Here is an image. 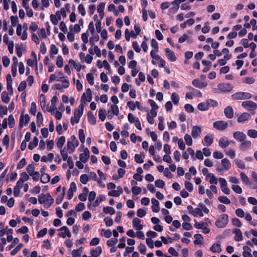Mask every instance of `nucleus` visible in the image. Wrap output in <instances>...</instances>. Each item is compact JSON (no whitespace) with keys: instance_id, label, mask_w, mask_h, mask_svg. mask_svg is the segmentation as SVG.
<instances>
[{"instance_id":"8","label":"nucleus","mask_w":257,"mask_h":257,"mask_svg":"<svg viewBox=\"0 0 257 257\" xmlns=\"http://www.w3.org/2000/svg\"><path fill=\"white\" fill-rule=\"evenodd\" d=\"M233 137L234 139L240 142L244 141L246 137L245 134L241 132H234Z\"/></svg>"},{"instance_id":"33","label":"nucleus","mask_w":257,"mask_h":257,"mask_svg":"<svg viewBox=\"0 0 257 257\" xmlns=\"http://www.w3.org/2000/svg\"><path fill=\"white\" fill-rule=\"evenodd\" d=\"M100 234L102 236H104L106 238L110 237L112 235V233L110 230H105V229L103 228L101 230Z\"/></svg>"},{"instance_id":"1","label":"nucleus","mask_w":257,"mask_h":257,"mask_svg":"<svg viewBox=\"0 0 257 257\" xmlns=\"http://www.w3.org/2000/svg\"><path fill=\"white\" fill-rule=\"evenodd\" d=\"M232 89L233 86L230 84L221 83L218 84L217 88H212V91L215 93H227Z\"/></svg>"},{"instance_id":"20","label":"nucleus","mask_w":257,"mask_h":257,"mask_svg":"<svg viewBox=\"0 0 257 257\" xmlns=\"http://www.w3.org/2000/svg\"><path fill=\"white\" fill-rule=\"evenodd\" d=\"M233 232L235 234L234 239L236 241H240L242 239V234L241 230L238 228H235Z\"/></svg>"},{"instance_id":"35","label":"nucleus","mask_w":257,"mask_h":257,"mask_svg":"<svg viewBox=\"0 0 257 257\" xmlns=\"http://www.w3.org/2000/svg\"><path fill=\"white\" fill-rule=\"evenodd\" d=\"M240 178L241 181L246 185H248L250 183L248 177L243 172L240 173Z\"/></svg>"},{"instance_id":"32","label":"nucleus","mask_w":257,"mask_h":257,"mask_svg":"<svg viewBox=\"0 0 257 257\" xmlns=\"http://www.w3.org/2000/svg\"><path fill=\"white\" fill-rule=\"evenodd\" d=\"M105 113H106V110L104 108H101V109H99V110L98 111L99 118L102 121H103L105 119V117H106Z\"/></svg>"},{"instance_id":"55","label":"nucleus","mask_w":257,"mask_h":257,"mask_svg":"<svg viewBox=\"0 0 257 257\" xmlns=\"http://www.w3.org/2000/svg\"><path fill=\"white\" fill-rule=\"evenodd\" d=\"M192 214L194 216H196L197 215H199L200 216H203V213L202 212V209L199 208H196L193 210V213H192Z\"/></svg>"},{"instance_id":"31","label":"nucleus","mask_w":257,"mask_h":257,"mask_svg":"<svg viewBox=\"0 0 257 257\" xmlns=\"http://www.w3.org/2000/svg\"><path fill=\"white\" fill-rule=\"evenodd\" d=\"M218 199L220 202L225 204H229L230 203V200L225 196H219Z\"/></svg>"},{"instance_id":"29","label":"nucleus","mask_w":257,"mask_h":257,"mask_svg":"<svg viewBox=\"0 0 257 257\" xmlns=\"http://www.w3.org/2000/svg\"><path fill=\"white\" fill-rule=\"evenodd\" d=\"M210 250L213 252H220L221 251L220 245L214 243L210 247Z\"/></svg>"},{"instance_id":"5","label":"nucleus","mask_w":257,"mask_h":257,"mask_svg":"<svg viewBox=\"0 0 257 257\" xmlns=\"http://www.w3.org/2000/svg\"><path fill=\"white\" fill-rule=\"evenodd\" d=\"M231 97L234 100H243L250 99L251 95L247 92H238L231 95Z\"/></svg>"},{"instance_id":"18","label":"nucleus","mask_w":257,"mask_h":257,"mask_svg":"<svg viewBox=\"0 0 257 257\" xmlns=\"http://www.w3.org/2000/svg\"><path fill=\"white\" fill-rule=\"evenodd\" d=\"M230 144V141L223 138H221L219 140V146L221 148H226Z\"/></svg>"},{"instance_id":"27","label":"nucleus","mask_w":257,"mask_h":257,"mask_svg":"<svg viewBox=\"0 0 257 257\" xmlns=\"http://www.w3.org/2000/svg\"><path fill=\"white\" fill-rule=\"evenodd\" d=\"M87 116L89 122L91 124L94 125L96 122V118L91 111L88 112Z\"/></svg>"},{"instance_id":"53","label":"nucleus","mask_w":257,"mask_h":257,"mask_svg":"<svg viewBox=\"0 0 257 257\" xmlns=\"http://www.w3.org/2000/svg\"><path fill=\"white\" fill-rule=\"evenodd\" d=\"M231 188L235 192L238 194H241L242 192L241 188L238 185H233Z\"/></svg>"},{"instance_id":"37","label":"nucleus","mask_w":257,"mask_h":257,"mask_svg":"<svg viewBox=\"0 0 257 257\" xmlns=\"http://www.w3.org/2000/svg\"><path fill=\"white\" fill-rule=\"evenodd\" d=\"M194 238H195V240L194 241V243L195 244H201V239H203V236L200 234H195L194 235Z\"/></svg>"},{"instance_id":"9","label":"nucleus","mask_w":257,"mask_h":257,"mask_svg":"<svg viewBox=\"0 0 257 257\" xmlns=\"http://www.w3.org/2000/svg\"><path fill=\"white\" fill-rule=\"evenodd\" d=\"M76 185L74 182H71L70 183V188L68 189L67 192V198L68 199H71L73 196L74 192L76 191Z\"/></svg>"},{"instance_id":"41","label":"nucleus","mask_w":257,"mask_h":257,"mask_svg":"<svg viewBox=\"0 0 257 257\" xmlns=\"http://www.w3.org/2000/svg\"><path fill=\"white\" fill-rule=\"evenodd\" d=\"M205 226H207V224L204 222H196V223L194 224V227L196 228L200 229H203Z\"/></svg>"},{"instance_id":"23","label":"nucleus","mask_w":257,"mask_h":257,"mask_svg":"<svg viewBox=\"0 0 257 257\" xmlns=\"http://www.w3.org/2000/svg\"><path fill=\"white\" fill-rule=\"evenodd\" d=\"M204 141L207 146H210L213 142V135L209 134L204 137Z\"/></svg>"},{"instance_id":"11","label":"nucleus","mask_w":257,"mask_h":257,"mask_svg":"<svg viewBox=\"0 0 257 257\" xmlns=\"http://www.w3.org/2000/svg\"><path fill=\"white\" fill-rule=\"evenodd\" d=\"M25 119V124H27L30 121V118L29 115L28 114H25L24 116H23L22 114L21 116L20 119V122H19V128L21 129L24 124V119Z\"/></svg>"},{"instance_id":"19","label":"nucleus","mask_w":257,"mask_h":257,"mask_svg":"<svg viewBox=\"0 0 257 257\" xmlns=\"http://www.w3.org/2000/svg\"><path fill=\"white\" fill-rule=\"evenodd\" d=\"M192 84L199 88H202L205 87L207 86V84L201 82L199 79H194L192 81Z\"/></svg>"},{"instance_id":"17","label":"nucleus","mask_w":257,"mask_h":257,"mask_svg":"<svg viewBox=\"0 0 257 257\" xmlns=\"http://www.w3.org/2000/svg\"><path fill=\"white\" fill-rule=\"evenodd\" d=\"M224 114L228 118H231L233 116V110L232 108L228 106L224 109Z\"/></svg>"},{"instance_id":"13","label":"nucleus","mask_w":257,"mask_h":257,"mask_svg":"<svg viewBox=\"0 0 257 257\" xmlns=\"http://www.w3.org/2000/svg\"><path fill=\"white\" fill-rule=\"evenodd\" d=\"M251 145V143L249 141H245L242 142L239 146L240 151H245V150L250 148Z\"/></svg>"},{"instance_id":"26","label":"nucleus","mask_w":257,"mask_h":257,"mask_svg":"<svg viewBox=\"0 0 257 257\" xmlns=\"http://www.w3.org/2000/svg\"><path fill=\"white\" fill-rule=\"evenodd\" d=\"M65 194V188L63 187L62 194H59L58 196V197H57V198L56 199V204H59L62 202V200L64 198Z\"/></svg>"},{"instance_id":"3","label":"nucleus","mask_w":257,"mask_h":257,"mask_svg":"<svg viewBox=\"0 0 257 257\" xmlns=\"http://www.w3.org/2000/svg\"><path fill=\"white\" fill-rule=\"evenodd\" d=\"M38 200L40 204H44L47 203L48 207L51 206L54 202V199L49 193L47 194H40L39 196Z\"/></svg>"},{"instance_id":"25","label":"nucleus","mask_w":257,"mask_h":257,"mask_svg":"<svg viewBox=\"0 0 257 257\" xmlns=\"http://www.w3.org/2000/svg\"><path fill=\"white\" fill-rule=\"evenodd\" d=\"M50 176L46 173H43L40 179L41 182L44 184L49 182L50 180Z\"/></svg>"},{"instance_id":"57","label":"nucleus","mask_w":257,"mask_h":257,"mask_svg":"<svg viewBox=\"0 0 257 257\" xmlns=\"http://www.w3.org/2000/svg\"><path fill=\"white\" fill-rule=\"evenodd\" d=\"M231 222L234 226L240 227L242 225L241 222L239 220V219L237 218H233L231 220Z\"/></svg>"},{"instance_id":"60","label":"nucleus","mask_w":257,"mask_h":257,"mask_svg":"<svg viewBox=\"0 0 257 257\" xmlns=\"http://www.w3.org/2000/svg\"><path fill=\"white\" fill-rule=\"evenodd\" d=\"M80 180L82 184H87L89 180L88 176L86 174H83L81 175Z\"/></svg>"},{"instance_id":"42","label":"nucleus","mask_w":257,"mask_h":257,"mask_svg":"<svg viewBox=\"0 0 257 257\" xmlns=\"http://www.w3.org/2000/svg\"><path fill=\"white\" fill-rule=\"evenodd\" d=\"M27 171L29 174L30 176H32L34 173L35 171V166L33 164H29L27 167Z\"/></svg>"},{"instance_id":"16","label":"nucleus","mask_w":257,"mask_h":257,"mask_svg":"<svg viewBox=\"0 0 257 257\" xmlns=\"http://www.w3.org/2000/svg\"><path fill=\"white\" fill-rule=\"evenodd\" d=\"M165 53L168 58L171 61L174 62L176 60V57L173 51H172L170 49L166 48L165 50Z\"/></svg>"},{"instance_id":"58","label":"nucleus","mask_w":257,"mask_h":257,"mask_svg":"<svg viewBox=\"0 0 257 257\" xmlns=\"http://www.w3.org/2000/svg\"><path fill=\"white\" fill-rule=\"evenodd\" d=\"M132 191L133 194L138 195L141 193L142 189L139 187L134 186L132 187Z\"/></svg>"},{"instance_id":"45","label":"nucleus","mask_w":257,"mask_h":257,"mask_svg":"<svg viewBox=\"0 0 257 257\" xmlns=\"http://www.w3.org/2000/svg\"><path fill=\"white\" fill-rule=\"evenodd\" d=\"M207 106L208 107V109L211 107H214L217 106L218 103L217 101L212 100V99H209L207 101Z\"/></svg>"},{"instance_id":"2","label":"nucleus","mask_w":257,"mask_h":257,"mask_svg":"<svg viewBox=\"0 0 257 257\" xmlns=\"http://www.w3.org/2000/svg\"><path fill=\"white\" fill-rule=\"evenodd\" d=\"M84 110V104L81 103L78 108L76 109L74 111V116L71 119V123L74 125L75 123H77L79 121V119L83 114Z\"/></svg>"},{"instance_id":"44","label":"nucleus","mask_w":257,"mask_h":257,"mask_svg":"<svg viewBox=\"0 0 257 257\" xmlns=\"http://www.w3.org/2000/svg\"><path fill=\"white\" fill-rule=\"evenodd\" d=\"M171 99L174 104H177L179 102L180 98L178 95L174 92L172 94Z\"/></svg>"},{"instance_id":"4","label":"nucleus","mask_w":257,"mask_h":257,"mask_svg":"<svg viewBox=\"0 0 257 257\" xmlns=\"http://www.w3.org/2000/svg\"><path fill=\"white\" fill-rule=\"evenodd\" d=\"M228 222V216L224 214L220 216V219L215 222V225L217 227L224 228Z\"/></svg>"},{"instance_id":"52","label":"nucleus","mask_w":257,"mask_h":257,"mask_svg":"<svg viewBox=\"0 0 257 257\" xmlns=\"http://www.w3.org/2000/svg\"><path fill=\"white\" fill-rule=\"evenodd\" d=\"M40 98L43 99V100H42L41 102H40V104H41V107L43 111H45V108L46 107V103L45 96L44 94H42L40 95Z\"/></svg>"},{"instance_id":"30","label":"nucleus","mask_w":257,"mask_h":257,"mask_svg":"<svg viewBox=\"0 0 257 257\" xmlns=\"http://www.w3.org/2000/svg\"><path fill=\"white\" fill-rule=\"evenodd\" d=\"M2 101L6 103H8L10 100V98L9 96V94L7 92L3 91L2 93Z\"/></svg>"},{"instance_id":"47","label":"nucleus","mask_w":257,"mask_h":257,"mask_svg":"<svg viewBox=\"0 0 257 257\" xmlns=\"http://www.w3.org/2000/svg\"><path fill=\"white\" fill-rule=\"evenodd\" d=\"M79 138L82 144L84 143L85 137L84 131L82 129H80L79 131Z\"/></svg>"},{"instance_id":"38","label":"nucleus","mask_w":257,"mask_h":257,"mask_svg":"<svg viewBox=\"0 0 257 257\" xmlns=\"http://www.w3.org/2000/svg\"><path fill=\"white\" fill-rule=\"evenodd\" d=\"M234 162L235 165L239 168L243 169L245 168V164L243 161L239 159H235Z\"/></svg>"},{"instance_id":"10","label":"nucleus","mask_w":257,"mask_h":257,"mask_svg":"<svg viewBox=\"0 0 257 257\" xmlns=\"http://www.w3.org/2000/svg\"><path fill=\"white\" fill-rule=\"evenodd\" d=\"M89 157V151L87 148H85L84 152L80 154V160L83 163H86Z\"/></svg>"},{"instance_id":"62","label":"nucleus","mask_w":257,"mask_h":257,"mask_svg":"<svg viewBox=\"0 0 257 257\" xmlns=\"http://www.w3.org/2000/svg\"><path fill=\"white\" fill-rule=\"evenodd\" d=\"M9 125L10 128H12L15 125V119L12 115H10L8 117Z\"/></svg>"},{"instance_id":"59","label":"nucleus","mask_w":257,"mask_h":257,"mask_svg":"<svg viewBox=\"0 0 257 257\" xmlns=\"http://www.w3.org/2000/svg\"><path fill=\"white\" fill-rule=\"evenodd\" d=\"M37 106L35 102H33L31 103L30 112L33 115H35L36 113Z\"/></svg>"},{"instance_id":"39","label":"nucleus","mask_w":257,"mask_h":257,"mask_svg":"<svg viewBox=\"0 0 257 257\" xmlns=\"http://www.w3.org/2000/svg\"><path fill=\"white\" fill-rule=\"evenodd\" d=\"M207 177L210 178L209 182H210V184H217V180L213 174H212V173L208 174L207 175Z\"/></svg>"},{"instance_id":"22","label":"nucleus","mask_w":257,"mask_h":257,"mask_svg":"<svg viewBox=\"0 0 257 257\" xmlns=\"http://www.w3.org/2000/svg\"><path fill=\"white\" fill-rule=\"evenodd\" d=\"M221 164L223 169L225 170H229L231 167V163L227 158H224L221 160Z\"/></svg>"},{"instance_id":"56","label":"nucleus","mask_w":257,"mask_h":257,"mask_svg":"<svg viewBox=\"0 0 257 257\" xmlns=\"http://www.w3.org/2000/svg\"><path fill=\"white\" fill-rule=\"evenodd\" d=\"M56 65L59 68H61L63 66V58L61 56H58L57 58Z\"/></svg>"},{"instance_id":"63","label":"nucleus","mask_w":257,"mask_h":257,"mask_svg":"<svg viewBox=\"0 0 257 257\" xmlns=\"http://www.w3.org/2000/svg\"><path fill=\"white\" fill-rule=\"evenodd\" d=\"M60 153L64 161H66L69 158L68 153L65 149L60 150Z\"/></svg>"},{"instance_id":"49","label":"nucleus","mask_w":257,"mask_h":257,"mask_svg":"<svg viewBox=\"0 0 257 257\" xmlns=\"http://www.w3.org/2000/svg\"><path fill=\"white\" fill-rule=\"evenodd\" d=\"M8 112V108L7 106H3L0 105V116L3 117L4 115H6Z\"/></svg>"},{"instance_id":"28","label":"nucleus","mask_w":257,"mask_h":257,"mask_svg":"<svg viewBox=\"0 0 257 257\" xmlns=\"http://www.w3.org/2000/svg\"><path fill=\"white\" fill-rule=\"evenodd\" d=\"M65 137L61 136V137H60L59 138V139L58 140V141L57 142V147L59 149H60V150H61V149L62 148L64 144H65Z\"/></svg>"},{"instance_id":"6","label":"nucleus","mask_w":257,"mask_h":257,"mask_svg":"<svg viewBox=\"0 0 257 257\" xmlns=\"http://www.w3.org/2000/svg\"><path fill=\"white\" fill-rule=\"evenodd\" d=\"M213 126L217 130L221 131L225 130L228 127V123L223 120H218L214 122L213 123Z\"/></svg>"},{"instance_id":"50","label":"nucleus","mask_w":257,"mask_h":257,"mask_svg":"<svg viewBox=\"0 0 257 257\" xmlns=\"http://www.w3.org/2000/svg\"><path fill=\"white\" fill-rule=\"evenodd\" d=\"M184 140L185 141V142L186 144L188 146H191L192 144V139L191 137L188 134H186L184 136Z\"/></svg>"},{"instance_id":"14","label":"nucleus","mask_w":257,"mask_h":257,"mask_svg":"<svg viewBox=\"0 0 257 257\" xmlns=\"http://www.w3.org/2000/svg\"><path fill=\"white\" fill-rule=\"evenodd\" d=\"M201 130L200 126L196 125L193 127L191 135L194 139L197 138L201 134Z\"/></svg>"},{"instance_id":"24","label":"nucleus","mask_w":257,"mask_h":257,"mask_svg":"<svg viewBox=\"0 0 257 257\" xmlns=\"http://www.w3.org/2000/svg\"><path fill=\"white\" fill-rule=\"evenodd\" d=\"M39 140L37 137H35L33 140L31 142L28 146V148L30 150H32L34 148L37 146L38 144Z\"/></svg>"},{"instance_id":"7","label":"nucleus","mask_w":257,"mask_h":257,"mask_svg":"<svg viewBox=\"0 0 257 257\" xmlns=\"http://www.w3.org/2000/svg\"><path fill=\"white\" fill-rule=\"evenodd\" d=\"M241 105L249 111H253L257 108L256 104L250 100L243 101Z\"/></svg>"},{"instance_id":"36","label":"nucleus","mask_w":257,"mask_h":257,"mask_svg":"<svg viewBox=\"0 0 257 257\" xmlns=\"http://www.w3.org/2000/svg\"><path fill=\"white\" fill-rule=\"evenodd\" d=\"M103 212L106 214L113 215L115 213V210L113 208L109 206L105 207L103 209Z\"/></svg>"},{"instance_id":"64","label":"nucleus","mask_w":257,"mask_h":257,"mask_svg":"<svg viewBox=\"0 0 257 257\" xmlns=\"http://www.w3.org/2000/svg\"><path fill=\"white\" fill-rule=\"evenodd\" d=\"M155 185L158 188H162L165 185V182L162 180L158 179L155 181Z\"/></svg>"},{"instance_id":"48","label":"nucleus","mask_w":257,"mask_h":257,"mask_svg":"<svg viewBox=\"0 0 257 257\" xmlns=\"http://www.w3.org/2000/svg\"><path fill=\"white\" fill-rule=\"evenodd\" d=\"M111 112L115 115H117L119 113V109L118 106L115 104H112L110 106Z\"/></svg>"},{"instance_id":"43","label":"nucleus","mask_w":257,"mask_h":257,"mask_svg":"<svg viewBox=\"0 0 257 257\" xmlns=\"http://www.w3.org/2000/svg\"><path fill=\"white\" fill-rule=\"evenodd\" d=\"M118 241V239L116 238H112L109 239H108L107 242L106 244L108 246H113L115 244H116V243Z\"/></svg>"},{"instance_id":"12","label":"nucleus","mask_w":257,"mask_h":257,"mask_svg":"<svg viewBox=\"0 0 257 257\" xmlns=\"http://www.w3.org/2000/svg\"><path fill=\"white\" fill-rule=\"evenodd\" d=\"M141 223V220L139 218L137 217L134 218L133 221V225L134 227L135 228L136 230H141L143 229V226Z\"/></svg>"},{"instance_id":"54","label":"nucleus","mask_w":257,"mask_h":257,"mask_svg":"<svg viewBox=\"0 0 257 257\" xmlns=\"http://www.w3.org/2000/svg\"><path fill=\"white\" fill-rule=\"evenodd\" d=\"M127 118L129 122L132 123H134L139 119L138 118L134 116V115L131 113H129L128 114Z\"/></svg>"},{"instance_id":"40","label":"nucleus","mask_w":257,"mask_h":257,"mask_svg":"<svg viewBox=\"0 0 257 257\" xmlns=\"http://www.w3.org/2000/svg\"><path fill=\"white\" fill-rule=\"evenodd\" d=\"M67 147L69 153L71 154L75 151V148L77 146H75L74 144H72V143H69L68 142Z\"/></svg>"},{"instance_id":"46","label":"nucleus","mask_w":257,"mask_h":257,"mask_svg":"<svg viewBox=\"0 0 257 257\" xmlns=\"http://www.w3.org/2000/svg\"><path fill=\"white\" fill-rule=\"evenodd\" d=\"M86 79L88 83L90 85H93L94 84V76L92 73H88L86 74Z\"/></svg>"},{"instance_id":"21","label":"nucleus","mask_w":257,"mask_h":257,"mask_svg":"<svg viewBox=\"0 0 257 257\" xmlns=\"http://www.w3.org/2000/svg\"><path fill=\"white\" fill-rule=\"evenodd\" d=\"M102 252V248L100 246H97L95 249L90 251V254L93 257H98Z\"/></svg>"},{"instance_id":"15","label":"nucleus","mask_w":257,"mask_h":257,"mask_svg":"<svg viewBox=\"0 0 257 257\" xmlns=\"http://www.w3.org/2000/svg\"><path fill=\"white\" fill-rule=\"evenodd\" d=\"M250 114L244 112L240 115L237 118V121L238 122H244V121L248 120L250 118Z\"/></svg>"},{"instance_id":"51","label":"nucleus","mask_w":257,"mask_h":257,"mask_svg":"<svg viewBox=\"0 0 257 257\" xmlns=\"http://www.w3.org/2000/svg\"><path fill=\"white\" fill-rule=\"evenodd\" d=\"M247 135L252 138H257V131L255 130H249L247 131Z\"/></svg>"},{"instance_id":"34","label":"nucleus","mask_w":257,"mask_h":257,"mask_svg":"<svg viewBox=\"0 0 257 257\" xmlns=\"http://www.w3.org/2000/svg\"><path fill=\"white\" fill-rule=\"evenodd\" d=\"M197 108L201 111L207 110L208 109V107L207 106V102L199 103L197 106Z\"/></svg>"},{"instance_id":"61","label":"nucleus","mask_w":257,"mask_h":257,"mask_svg":"<svg viewBox=\"0 0 257 257\" xmlns=\"http://www.w3.org/2000/svg\"><path fill=\"white\" fill-rule=\"evenodd\" d=\"M23 246L22 243L19 244L11 252V254L12 255H15Z\"/></svg>"}]
</instances>
